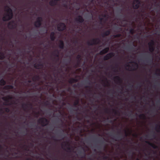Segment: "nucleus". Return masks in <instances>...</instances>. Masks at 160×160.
Returning <instances> with one entry per match:
<instances>
[{
  "mask_svg": "<svg viewBox=\"0 0 160 160\" xmlns=\"http://www.w3.org/2000/svg\"><path fill=\"white\" fill-rule=\"evenodd\" d=\"M6 13L3 17V20L4 21H7L11 19L12 16V13L11 9L8 6H6L5 8Z\"/></svg>",
  "mask_w": 160,
  "mask_h": 160,
  "instance_id": "obj_1",
  "label": "nucleus"
},
{
  "mask_svg": "<svg viewBox=\"0 0 160 160\" xmlns=\"http://www.w3.org/2000/svg\"><path fill=\"white\" fill-rule=\"evenodd\" d=\"M154 42L153 41H151L148 43L149 50L151 52H152L154 50Z\"/></svg>",
  "mask_w": 160,
  "mask_h": 160,
  "instance_id": "obj_2",
  "label": "nucleus"
},
{
  "mask_svg": "<svg viewBox=\"0 0 160 160\" xmlns=\"http://www.w3.org/2000/svg\"><path fill=\"white\" fill-rule=\"evenodd\" d=\"M140 5V1L139 0H134L133 2V7L134 9L138 8Z\"/></svg>",
  "mask_w": 160,
  "mask_h": 160,
  "instance_id": "obj_3",
  "label": "nucleus"
},
{
  "mask_svg": "<svg viewBox=\"0 0 160 160\" xmlns=\"http://www.w3.org/2000/svg\"><path fill=\"white\" fill-rule=\"evenodd\" d=\"M58 29L59 31H62L65 29V26L64 24L63 23H60L59 24L58 26Z\"/></svg>",
  "mask_w": 160,
  "mask_h": 160,
  "instance_id": "obj_4",
  "label": "nucleus"
},
{
  "mask_svg": "<svg viewBox=\"0 0 160 160\" xmlns=\"http://www.w3.org/2000/svg\"><path fill=\"white\" fill-rule=\"evenodd\" d=\"M39 122H41L43 126H45L48 123L47 120L44 118L40 119L39 120Z\"/></svg>",
  "mask_w": 160,
  "mask_h": 160,
  "instance_id": "obj_5",
  "label": "nucleus"
},
{
  "mask_svg": "<svg viewBox=\"0 0 160 160\" xmlns=\"http://www.w3.org/2000/svg\"><path fill=\"white\" fill-rule=\"evenodd\" d=\"M41 20L42 18H38L37 21L35 22V25L37 27H39L41 25Z\"/></svg>",
  "mask_w": 160,
  "mask_h": 160,
  "instance_id": "obj_6",
  "label": "nucleus"
},
{
  "mask_svg": "<svg viewBox=\"0 0 160 160\" xmlns=\"http://www.w3.org/2000/svg\"><path fill=\"white\" fill-rule=\"evenodd\" d=\"M133 64H134L135 67H129L128 68V70H129L130 71H132V70H133L135 69H136V68H137V66H138V65L137 64L132 63V62H130L128 63V64L129 65H132Z\"/></svg>",
  "mask_w": 160,
  "mask_h": 160,
  "instance_id": "obj_7",
  "label": "nucleus"
},
{
  "mask_svg": "<svg viewBox=\"0 0 160 160\" xmlns=\"http://www.w3.org/2000/svg\"><path fill=\"white\" fill-rule=\"evenodd\" d=\"M114 55V54L113 53L111 52L108 54L106 55L104 57V59L107 60L110 58L112 57Z\"/></svg>",
  "mask_w": 160,
  "mask_h": 160,
  "instance_id": "obj_8",
  "label": "nucleus"
},
{
  "mask_svg": "<svg viewBox=\"0 0 160 160\" xmlns=\"http://www.w3.org/2000/svg\"><path fill=\"white\" fill-rule=\"evenodd\" d=\"M109 50V48H106L101 51L100 52V54H103L107 53Z\"/></svg>",
  "mask_w": 160,
  "mask_h": 160,
  "instance_id": "obj_9",
  "label": "nucleus"
},
{
  "mask_svg": "<svg viewBox=\"0 0 160 160\" xmlns=\"http://www.w3.org/2000/svg\"><path fill=\"white\" fill-rule=\"evenodd\" d=\"M54 32H52L50 34V38L52 40H53L55 39V37L54 36Z\"/></svg>",
  "mask_w": 160,
  "mask_h": 160,
  "instance_id": "obj_10",
  "label": "nucleus"
},
{
  "mask_svg": "<svg viewBox=\"0 0 160 160\" xmlns=\"http://www.w3.org/2000/svg\"><path fill=\"white\" fill-rule=\"evenodd\" d=\"M98 40L97 39H93L92 40V42L91 44H97L98 43Z\"/></svg>",
  "mask_w": 160,
  "mask_h": 160,
  "instance_id": "obj_11",
  "label": "nucleus"
},
{
  "mask_svg": "<svg viewBox=\"0 0 160 160\" xmlns=\"http://www.w3.org/2000/svg\"><path fill=\"white\" fill-rule=\"evenodd\" d=\"M5 84V82L2 79L0 81V84L1 85H4Z\"/></svg>",
  "mask_w": 160,
  "mask_h": 160,
  "instance_id": "obj_12",
  "label": "nucleus"
},
{
  "mask_svg": "<svg viewBox=\"0 0 160 160\" xmlns=\"http://www.w3.org/2000/svg\"><path fill=\"white\" fill-rule=\"evenodd\" d=\"M61 42V45H60V47L61 48H62L63 47V42H62V41H61L60 42Z\"/></svg>",
  "mask_w": 160,
  "mask_h": 160,
  "instance_id": "obj_13",
  "label": "nucleus"
},
{
  "mask_svg": "<svg viewBox=\"0 0 160 160\" xmlns=\"http://www.w3.org/2000/svg\"><path fill=\"white\" fill-rule=\"evenodd\" d=\"M79 18H80V22H83V19H82V17H79Z\"/></svg>",
  "mask_w": 160,
  "mask_h": 160,
  "instance_id": "obj_14",
  "label": "nucleus"
},
{
  "mask_svg": "<svg viewBox=\"0 0 160 160\" xmlns=\"http://www.w3.org/2000/svg\"><path fill=\"white\" fill-rule=\"evenodd\" d=\"M109 33H110L109 32H107V35L109 34Z\"/></svg>",
  "mask_w": 160,
  "mask_h": 160,
  "instance_id": "obj_15",
  "label": "nucleus"
}]
</instances>
